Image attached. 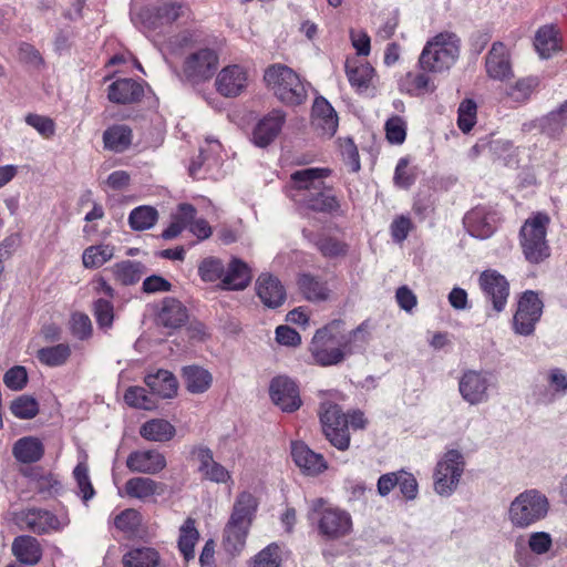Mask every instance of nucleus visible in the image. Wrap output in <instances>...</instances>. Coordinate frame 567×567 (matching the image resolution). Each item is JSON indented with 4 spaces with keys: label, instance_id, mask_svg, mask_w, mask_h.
<instances>
[{
    "label": "nucleus",
    "instance_id": "f257e3e1",
    "mask_svg": "<svg viewBox=\"0 0 567 567\" xmlns=\"http://www.w3.org/2000/svg\"><path fill=\"white\" fill-rule=\"evenodd\" d=\"M340 321H332L316 331L309 351L317 364L337 365L367 343L368 333L362 326L346 334L340 332Z\"/></svg>",
    "mask_w": 567,
    "mask_h": 567
},
{
    "label": "nucleus",
    "instance_id": "f03ea898",
    "mask_svg": "<svg viewBox=\"0 0 567 567\" xmlns=\"http://www.w3.org/2000/svg\"><path fill=\"white\" fill-rule=\"evenodd\" d=\"M257 507V498L249 492H241L236 497L223 537V546L228 554L235 556L244 549Z\"/></svg>",
    "mask_w": 567,
    "mask_h": 567
},
{
    "label": "nucleus",
    "instance_id": "7ed1b4c3",
    "mask_svg": "<svg viewBox=\"0 0 567 567\" xmlns=\"http://www.w3.org/2000/svg\"><path fill=\"white\" fill-rule=\"evenodd\" d=\"M308 519L326 540L341 539L348 536L353 527L352 517L349 512L322 497L310 502Z\"/></svg>",
    "mask_w": 567,
    "mask_h": 567
},
{
    "label": "nucleus",
    "instance_id": "20e7f679",
    "mask_svg": "<svg viewBox=\"0 0 567 567\" xmlns=\"http://www.w3.org/2000/svg\"><path fill=\"white\" fill-rule=\"evenodd\" d=\"M460 52L458 35L451 31H442L427 40L419 56V65L425 72L443 73L455 64Z\"/></svg>",
    "mask_w": 567,
    "mask_h": 567
},
{
    "label": "nucleus",
    "instance_id": "39448f33",
    "mask_svg": "<svg viewBox=\"0 0 567 567\" xmlns=\"http://www.w3.org/2000/svg\"><path fill=\"white\" fill-rule=\"evenodd\" d=\"M547 496L536 488L525 489L513 498L507 508V520L515 529H527L543 520L549 512Z\"/></svg>",
    "mask_w": 567,
    "mask_h": 567
},
{
    "label": "nucleus",
    "instance_id": "423d86ee",
    "mask_svg": "<svg viewBox=\"0 0 567 567\" xmlns=\"http://www.w3.org/2000/svg\"><path fill=\"white\" fill-rule=\"evenodd\" d=\"M264 79L268 89L285 104L299 105L307 97L306 87L299 75L287 65L269 66Z\"/></svg>",
    "mask_w": 567,
    "mask_h": 567
},
{
    "label": "nucleus",
    "instance_id": "0eeeda50",
    "mask_svg": "<svg viewBox=\"0 0 567 567\" xmlns=\"http://www.w3.org/2000/svg\"><path fill=\"white\" fill-rule=\"evenodd\" d=\"M498 388V380L493 371L466 369L458 379L461 398L470 405H480L489 401L491 393Z\"/></svg>",
    "mask_w": 567,
    "mask_h": 567
},
{
    "label": "nucleus",
    "instance_id": "6e6552de",
    "mask_svg": "<svg viewBox=\"0 0 567 567\" xmlns=\"http://www.w3.org/2000/svg\"><path fill=\"white\" fill-rule=\"evenodd\" d=\"M465 470V458L456 449L447 450L439 458L433 472V487L440 496L449 497L457 488Z\"/></svg>",
    "mask_w": 567,
    "mask_h": 567
},
{
    "label": "nucleus",
    "instance_id": "1a4fd4ad",
    "mask_svg": "<svg viewBox=\"0 0 567 567\" xmlns=\"http://www.w3.org/2000/svg\"><path fill=\"white\" fill-rule=\"evenodd\" d=\"M548 221L546 215L537 214L527 219L520 228V246L525 258L529 262L538 264L549 256V247L546 240Z\"/></svg>",
    "mask_w": 567,
    "mask_h": 567
},
{
    "label": "nucleus",
    "instance_id": "9d476101",
    "mask_svg": "<svg viewBox=\"0 0 567 567\" xmlns=\"http://www.w3.org/2000/svg\"><path fill=\"white\" fill-rule=\"evenodd\" d=\"M323 433L329 442L340 451H346L350 444L348 417L332 402H323L319 410Z\"/></svg>",
    "mask_w": 567,
    "mask_h": 567
},
{
    "label": "nucleus",
    "instance_id": "9b49d317",
    "mask_svg": "<svg viewBox=\"0 0 567 567\" xmlns=\"http://www.w3.org/2000/svg\"><path fill=\"white\" fill-rule=\"evenodd\" d=\"M218 65L217 51L212 48H202L185 58L182 72L187 81L198 84L212 79Z\"/></svg>",
    "mask_w": 567,
    "mask_h": 567
},
{
    "label": "nucleus",
    "instance_id": "f8f14e48",
    "mask_svg": "<svg viewBox=\"0 0 567 567\" xmlns=\"http://www.w3.org/2000/svg\"><path fill=\"white\" fill-rule=\"evenodd\" d=\"M542 312L543 302L538 295L534 291L524 292L514 316L515 332L522 336L532 334L536 322L540 319Z\"/></svg>",
    "mask_w": 567,
    "mask_h": 567
},
{
    "label": "nucleus",
    "instance_id": "ddd939ff",
    "mask_svg": "<svg viewBox=\"0 0 567 567\" xmlns=\"http://www.w3.org/2000/svg\"><path fill=\"white\" fill-rule=\"evenodd\" d=\"M20 522L35 534L60 532L70 524L68 515L61 517L41 508H29L21 513Z\"/></svg>",
    "mask_w": 567,
    "mask_h": 567
},
{
    "label": "nucleus",
    "instance_id": "4468645a",
    "mask_svg": "<svg viewBox=\"0 0 567 567\" xmlns=\"http://www.w3.org/2000/svg\"><path fill=\"white\" fill-rule=\"evenodd\" d=\"M485 71L494 81H507L514 76L512 58L503 42H494L485 56Z\"/></svg>",
    "mask_w": 567,
    "mask_h": 567
},
{
    "label": "nucleus",
    "instance_id": "2eb2a0df",
    "mask_svg": "<svg viewBox=\"0 0 567 567\" xmlns=\"http://www.w3.org/2000/svg\"><path fill=\"white\" fill-rule=\"evenodd\" d=\"M145 27L155 30L156 28L171 24L181 19L189 20L192 12L187 4L179 2H164L144 12Z\"/></svg>",
    "mask_w": 567,
    "mask_h": 567
},
{
    "label": "nucleus",
    "instance_id": "dca6fc26",
    "mask_svg": "<svg viewBox=\"0 0 567 567\" xmlns=\"http://www.w3.org/2000/svg\"><path fill=\"white\" fill-rule=\"evenodd\" d=\"M331 174L329 168H302L291 174L292 188L296 190L293 197L297 200H302L307 195L313 194L312 192L323 189L326 185L324 179Z\"/></svg>",
    "mask_w": 567,
    "mask_h": 567
},
{
    "label": "nucleus",
    "instance_id": "f3484780",
    "mask_svg": "<svg viewBox=\"0 0 567 567\" xmlns=\"http://www.w3.org/2000/svg\"><path fill=\"white\" fill-rule=\"evenodd\" d=\"M480 286L487 299L492 301L496 312L504 310L509 296V284L506 278L496 270H485L480 276Z\"/></svg>",
    "mask_w": 567,
    "mask_h": 567
},
{
    "label": "nucleus",
    "instance_id": "a211bd4d",
    "mask_svg": "<svg viewBox=\"0 0 567 567\" xmlns=\"http://www.w3.org/2000/svg\"><path fill=\"white\" fill-rule=\"evenodd\" d=\"M463 223L473 237L486 239L495 231L497 214L491 207L476 206L464 216Z\"/></svg>",
    "mask_w": 567,
    "mask_h": 567
},
{
    "label": "nucleus",
    "instance_id": "6ab92c4d",
    "mask_svg": "<svg viewBox=\"0 0 567 567\" xmlns=\"http://www.w3.org/2000/svg\"><path fill=\"white\" fill-rule=\"evenodd\" d=\"M248 72L238 64L227 65L216 76V90L225 97L241 94L248 85Z\"/></svg>",
    "mask_w": 567,
    "mask_h": 567
},
{
    "label": "nucleus",
    "instance_id": "aec40b11",
    "mask_svg": "<svg viewBox=\"0 0 567 567\" xmlns=\"http://www.w3.org/2000/svg\"><path fill=\"white\" fill-rule=\"evenodd\" d=\"M270 398L284 412H293L301 405L296 382L287 377H277L270 384Z\"/></svg>",
    "mask_w": 567,
    "mask_h": 567
},
{
    "label": "nucleus",
    "instance_id": "412c9836",
    "mask_svg": "<svg viewBox=\"0 0 567 567\" xmlns=\"http://www.w3.org/2000/svg\"><path fill=\"white\" fill-rule=\"evenodd\" d=\"M291 456L305 475L317 476L328 468L324 457L312 451L303 442L291 443Z\"/></svg>",
    "mask_w": 567,
    "mask_h": 567
},
{
    "label": "nucleus",
    "instance_id": "4be33fe9",
    "mask_svg": "<svg viewBox=\"0 0 567 567\" xmlns=\"http://www.w3.org/2000/svg\"><path fill=\"white\" fill-rule=\"evenodd\" d=\"M126 466L131 472L154 475L166 467V458L157 450H140L127 456Z\"/></svg>",
    "mask_w": 567,
    "mask_h": 567
},
{
    "label": "nucleus",
    "instance_id": "5701e85b",
    "mask_svg": "<svg viewBox=\"0 0 567 567\" xmlns=\"http://www.w3.org/2000/svg\"><path fill=\"white\" fill-rule=\"evenodd\" d=\"M312 124L323 137H332L338 128L339 120L334 109L322 96L315 100L312 105Z\"/></svg>",
    "mask_w": 567,
    "mask_h": 567
},
{
    "label": "nucleus",
    "instance_id": "b1692460",
    "mask_svg": "<svg viewBox=\"0 0 567 567\" xmlns=\"http://www.w3.org/2000/svg\"><path fill=\"white\" fill-rule=\"evenodd\" d=\"M285 121L286 114L281 110H272L255 126L252 142L259 147H266L278 136Z\"/></svg>",
    "mask_w": 567,
    "mask_h": 567
},
{
    "label": "nucleus",
    "instance_id": "393cba45",
    "mask_svg": "<svg viewBox=\"0 0 567 567\" xmlns=\"http://www.w3.org/2000/svg\"><path fill=\"white\" fill-rule=\"evenodd\" d=\"M196 457L199 462L198 472L202 478L216 484L233 483L230 472L220 463L216 462L213 452L207 447H199L196 451Z\"/></svg>",
    "mask_w": 567,
    "mask_h": 567
},
{
    "label": "nucleus",
    "instance_id": "a878e982",
    "mask_svg": "<svg viewBox=\"0 0 567 567\" xmlns=\"http://www.w3.org/2000/svg\"><path fill=\"white\" fill-rule=\"evenodd\" d=\"M256 291L261 302L268 308H278L286 300V289L271 274H261L256 282Z\"/></svg>",
    "mask_w": 567,
    "mask_h": 567
},
{
    "label": "nucleus",
    "instance_id": "bb28decb",
    "mask_svg": "<svg viewBox=\"0 0 567 567\" xmlns=\"http://www.w3.org/2000/svg\"><path fill=\"white\" fill-rule=\"evenodd\" d=\"M251 280L250 268L238 258H233L225 268L219 287L224 290H244Z\"/></svg>",
    "mask_w": 567,
    "mask_h": 567
},
{
    "label": "nucleus",
    "instance_id": "cd10ccee",
    "mask_svg": "<svg viewBox=\"0 0 567 567\" xmlns=\"http://www.w3.org/2000/svg\"><path fill=\"white\" fill-rule=\"evenodd\" d=\"M346 74L351 86L360 93L367 92L371 86H374L375 70L368 62L359 63L355 60H347Z\"/></svg>",
    "mask_w": 567,
    "mask_h": 567
},
{
    "label": "nucleus",
    "instance_id": "c85d7f7f",
    "mask_svg": "<svg viewBox=\"0 0 567 567\" xmlns=\"http://www.w3.org/2000/svg\"><path fill=\"white\" fill-rule=\"evenodd\" d=\"M143 95V87L132 79L114 81L107 91L111 102L117 104H130L138 101Z\"/></svg>",
    "mask_w": 567,
    "mask_h": 567
},
{
    "label": "nucleus",
    "instance_id": "c756f323",
    "mask_svg": "<svg viewBox=\"0 0 567 567\" xmlns=\"http://www.w3.org/2000/svg\"><path fill=\"white\" fill-rule=\"evenodd\" d=\"M12 553L24 565H35L42 557V548L37 538L28 535L18 536L12 543Z\"/></svg>",
    "mask_w": 567,
    "mask_h": 567
},
{
    "label": "nucleus",
    "instance_id": "7c9ffc66",
    "mask_svg": "<svg viewBox=\"0 0 567 567\" xmlns=\"http://www.w3.org/2000/svg\"><path fill=\"white\" fill-rule=\"evenodd\" d=\"M164 489V484L143 476L130 478L125 484V494L128 497L141 501H145L154 495H162Z\"/></svg>",
    "mask_w": 567,
    "mask_h": 567
},
{
    "label": "nucleus",
    "instance_id": "2f4dec72",
    "mask_svg": "<svg viewBox=\"0 0 567 567\" xmlns=\"http://www.w3.org/2000/svg\"><path fill=\"white\" fill-rule=\"evenodd\" d=\"M145 383L154 394L171 399L177 393L178 383L174 374L167 370H158L145 377Z\"/></svg>",
    "mask_w": 567,
    "mask_h": 567
},
{
    "label": "nucleus",
    "instance_id": "473e14b6",
    "mask_svg": "<svg viewBox=\"0 0 567 567\" xmlns=\"http://www.w3.org/2000/svg\"><path fill=\"white\" fill-rule=\"evenodd\" d=\"M534 45L543 59L550 58L558 52L560 47L559 32L554 24H546L538 29L535 35Z\"/></svg>",
    "mask_w": 567,
    "mask_h": 567
},
{
    "label": "nucleus",
    "instance_id": "72a5a7b5",
    "mask_svg": "<svg viewBox=\"0 0 567 567\" xmlns=\"http://www.w3.org/2000/svg\"><path fill=\"white\" fill-rule=\"evenodd\" d=\"M436 86L427 72H408L400 81V90L410 95L417 96L433 93Z\"/></svg>",
    "mask_w": 567,
    "mask_h": 567
},
{
    "label": "nucleus",
    "instance_id": "f704fd0d",
    "mask_svg": "<svg viewBox=\"0 0 567 567\" xmlns=\"http://www.w3.org/2000/svg\"><path fill=\"white\" fill-rule=\"evenodd\" d=\"M301 293L310 301H326L329 299L330 289L327 281L310 274H302L298 279Z\"/></svg>",
    "mask_w": 567,
    "mask_h": 567
},
{
    "label": "nucleus",
    "instance_id": "c9c22d12",
    "mask_svg": "<svg viewBox=\"0 0 567 567\" xmlns=\"http://www.w3.org/2000/svg\"><path fill=\"white\" fill-rule=\"evenodd\" d=\"M175 427L168 421L163 419H153L145 422L140 430V434L147 441L166 442L174 437Z\"/></svg>",
    "mask_w": 567,
    "mask_h": 567
},
{
    "label": "nucleus",
    "instance_id": "e433bc0d",
    "mask_svg": "<svg viewBox=\"0 0 567 567\" xmlns=\"http://www.w3.org/2000/svg\"><path fill=\"white\" fill-rule=\"evenodd\" d=\"M44 453L43 444L37 437H22L13 446L14 457L22 463L39 461Z\"/></svg>",
    "mask_w": 567,
    "mask_h": 567
},
{
    "label": "nucleus",
    "instance_id": "4c0bfd02",
    "mask_svg": "<svg viewBox=\"0 0 567 567\" xmlns=\"http://www.w3.org/2000/svg\"><path fill=\"white\" fill-rule=\"evenodd\" d=\"M312 193L301 200L308 208L327 213L336 212L339 208V202L327 185H323V189Z\"/></svg>",
    "mask_w": 567,
    "mask_h": 567
},
{
    "label": "nucleus",
    "instance_id": "58836bf2",
    "mask_svg": "<svg viewBox=\"0 0 567 567\" xmlns=\"http://www.w3.org/2000/svg\"><path fill=\"white\" fill-rule=\"evenodd\" d=\"M197 210L193 205H178L177 212L173 215L172 223L163 231L162 237L165 239L177 237L185 228H187V225L195 218Z\"/></svg>",
    "mask_w": 567,
    "mask_h": 567
},
{
    "label": "nucleus",
    "instance_id": "ea45409f",
    "mask_svg": "<svg viewBox=\"0 0 567 567\" xmlns=\"http://www.w3.org/2000/svg\"><path fill=\"white\" fill-rule=\"evenodd\" d=\"M111 271L118 282L124 286L134 285L141 280L145 274L144 266L138 261L123 260L115 264Z\"/></svg>",
    "mask_w": 567,
    "mask_h": 567
},
{
    "label": "nucleus",
    "instance_id": "a19ab883",
    "mask_svg": "<svg viewBox=\"0 0 567 567\" xmlns=\"http://www.w3.org/2000/svg\"><path fill=\"white\" fill-rule=\"evenodd\" d=\"M104 147L123 152L132 143V130L126 125H113L103 133Z\"/></svg>",
    "mask_w": 567,
    "mask_h": 567
},
{
    "label": "nucleus",
    "instance_id": "79ce46f5",
    "mask_svg": "<svg viewBox=\"0 0 567 567\" xmlns=\"http://www.w3.org/2000/svg\"><path fill=\"white\" fill-rule=\"evenodd\" d=\"M188 318L186 308L176 299H166L159 312V321L168 328L183 326Z\"/></svg>",
    "mask_w": 567,
    "mask_h": 567
},
{
    "label": "nucleus",
    "instance_id": "37998d69",
    "mask_svg": "<svg viewBox=\"0 0 567 567\" xmlns=\"http://www.w3.org/2000/svg\"><path fill=\"white\" fill-rule=\"evenodd\" d=\"M183 377L186 388L192 393H203L208 390L212 384V374L197 365H189L183 369Z\"/></svg>",
    "mask_w": 567,
    "mask_h": 567
},
{
    "label": "nucleus",
    "instance_id": "c03bdc74",
    "mask_svg": "<svg viewBox=\"0 0 567 567\" xmlns=\"http://www.w3.org/2000/svg\"><path fill=\"white\" fill-rule=\"evenodd\" d=\"M202 39V32L197 29H185L176 34L171 35L163 43L166 51L177 54L185 49L192 48Z\"/></svg>",
    "mask_w": 567,
    "mask_h": 567
},
{
    "label": "nucleus",
    "instance_id": "a18cd8bd",
    "mask_svg": "<svg viewBox=\"0 0 567 567\" xmlns=\"http://www.w3.org/2000/svg\"><path fill=\"white\" fill-rule=\"evenodd\" d=\"M124 567H156L159 564V554L150 547L130 550L122 559Z\"/></svg>",
    "mask_w": 567,
    "mask_h": 567
},
{
    "label": "nucleus",
    "instance_id": "49530a36",
    "mask_svg": "<svg viewBox=\"0 0 567 567\" xmlns=\"http://www.w3.org/2000/svg\"><path fill=\"white\" fill-rule=\"evenodd\" d=\"M114 252L115 247L110 244L90 246L83 251V266L90 269L100 268L113 258Z\"/></svg>",
    "mask_w": 567,
    "mask_h": 567
},
{
    "label": "nucleus",
    "instance_id": "de8ad7c7",
    "mask_svg": "<svg viewBox=\"0 0 567 567\" xmlns=\"http://www.w3.org/2000/svg\"><path fill=\"white\" fill-rule=\"evenodd\" d=\"M199 537L195 527V520L187 518L179 529L178 547L184 558L189 560L194 558V547Z\"/></svg>",
    "mask_w": 567,
    "mask_h": 567
},
{
    "label": "nucleus",
    "instance_id": "09e8293b",
    "mask_svg": "<svg viewBox=\"0 0 567 567\" xmlns=\"http://www.w3.org/2000/svg\"><path fill=\"white\" fill-rule=\"evenodd\" d=\"M71 355V348L66 343H59L52 347L42 348L38 351L37 358L48 367H60Z\"/></svg>",
    "mask_w": 567,
    "mask_h": 567
},
{
    "label": "nucleus",
    "instance_id": "8fccbe9b",
    "mask_svg": "<svg viewBox=\"0 0 567 567\" xmlns=\"http://www.w3.org/2000/svg\"><path fill=\"white\" fill-rule=\"evenodd\" d=\"M158 214L157 210L151 206H140L134 208L128 216V224L134 230H145L152 228Z\"/></svg>",
    "mask_w": 567,
    "mask_h": 567
},
{
    "label": "nucleus",
    "instance_id": "3c124183",
    "mask_svg": "<svg viewBox=\"0 0 567 567\" xmlns=\"http://www.w3.org/2000/svg\"><path fill=\"white\" fill-rule=\"evenodd\" d=\"M539 81L536 76H526L518 79L506 89V94L515 102H525L538 86Z\"/></svg>",
    "mask_w": 567,
    "mask_h": 567
},
{
    "label": "nucleus",
    "instance_id": "603ef678",
    "mask_svg": "<svg viewBox=\"0 0 567 567\" xmlns=\"http://www.w3.org/2000/svg\"><path fill=\"white\" fill-rule=\"evenodd\" d=\"M224 272L225 265L223 260L217 257H206L198 266V274L202 280L206 282L221 281Z\"/></svg>",
    "mask_w": 567,
    "mask_h": 567
},
{
    "label": "nucleus",
    "instance_id": "864d4df0",
    "mask_svg": "<svg viewBox=\"0 0 567 567\" xmlns=\"http://www.w3.org/2000/svg\"><path fill=\"white\" fill-rule=\"evenodd\" d=\"M124 401L132 408L153 410L156 403L152 395L146 393L142 386H130L124 394Z\"/></svg>",
    "mask_w": 567,
    "mask_h": 567
},
{
    "label": "nucleus",
    "instance_id": "5fc2aeb1",
    "mask_svg": "<svg viewBox=\"0 0 567 567\" xmlns=\"http://www.w3.org/2000/svg\"><path fill=\"white\" fill-rule=\"evenodd\" d=\"M10 410L18 419L30 420L39 413V403L31 396L21 395L12 401Z\"/></svg>",
    "mask_w": 567,
    "mask_h": 567
},
{
    "label": "nucleus",
    "instance_id": "6e6d98bb",
    "mask_svg": "<svg viewBox=\"0 0 567 567\" xmlns=\"http://www.w3.org/2000/svg\"><path fill=\"white\" fill-rule=\"evenodd\" d=\"M142 523V516L136 509H125L118 514L114 524L117 529L125 533L128 536L135 535Z\"/></svg>",
    "mask_w": 567,
    "mask_h": 567
},
{
    "label": "nucleus",
    "instance_id": "4d7b16f0",
    "mask_svg": "<svg viewBox=\"0 0 567 567\" xmlns=\"http://www.w3.org/2000/svg\"><path fill=\"white\" fill-rule=\"evenodd\" d=\"M73 476L78 484L82 499L86 503L93 498L95 491L89 476V467L86 463L80 462L73 470Z\"/></svg>",
    "mask_w": 567,
    "mask_h": 567
},
{
    "label": "nucleus",
    "instance_id": "13d9d810",
    "mask_svg": "<svg viewBox=\"0 0 567 567\" xmlns=\"http://www.w3.org/2000/svg\"><path fill=\"white\" fill-rule=\"evenodd\" d=\"M280 547L272 543L255 555L251 567H280Z\"/></svg>",
    "mask_w": 567,
    "mask_h": 567
},
{
    "label": "nucleus",
    "instance_id": "bf43d9fd",
    "mask_svg": "<svg viewBox=\"0 0 567 567\" xmlns=\"http://www.w3.org/2000/svg\"><path fill=\"white\" fill-rule=\"evenodd\" d=\"M476 103L473 100H464L458 106L457 125L460 130L467 133L476 122Z\"/></svg>",
    "mask_w": 567,
    "mask_h": 567
},
{
    "label": "nucleus",
    "instance_id": "052dcab7",
    "mask_svg": "<svg viewBox=\"0 0 567 567\" xmlns=\"http://www.w3.org/2000/svg\"><path fill=\"white\" fill-rule=\"evenodd\" d=\"M316 246L328 258L343 256L347 252V245L331 236H321L316 241Z\"/></svg>",
    "mask_w": 567,
    "mask_h": 567
},
{
    "label": "nucleus",
    "instance_id": "680f3d73",
    "mask_svg": "<svg viewBox=\"0 0 567 567\" xmlns=\"http://www.w3.org/2000/svg\"><path fill=\"white\" fill-rule=\"evenodd\" d=\"M385 135L390 143L402 144L406 137V123L400 116H392L385 123Z\"/></svg>",
    "mask_w": 567,
    "mask_h": 567
},
{
    "label": "nucleus",
    "instance_id": "e2e57ef3",
    "mask_svg": "<svg viewBox=\"0 0 567 567\" xmlns=\"http://www.w3.org/2000/svg\"><path fill=\"white\" fill-rule=\"evenodd\" d=\"M94 317L100 328L110 329L114 320L112 302L105 299H97L94 303Z\"/></svg>",
    "mask_w": 567,
    "mask_h": 567
},
{
    "label": "nucleus",
    "instance_id": "0e129e2a",
    "mask_svg": "<svg viewBox=\"0 0 567 567\" xmlns=\"http://www.w3.org/2000/svg\"><path fill=\"white\" fill-rule=\"evenodd\" d=\"M25 123L45 138L53 136L55 133L54 121L48 116L30 113L25 116Z\"/></svg>",
    "mask_w": 567,
    "mask_h": 567
},
{
    "label": "nucleus",
    "instance_id": "69168bd1",
    "mask_svg": "<svg viewBox=\"0 0 567 567\" xmlns=\"http://www.w3.org/2000/svg\"><path fill=\"white\" fill-rule=\"evenodd\" d=\"M553 546V538L549 533L534 532L528 536V547L536 555L547 554Z\"/></svg>",
    "mask_w": 567,
    "mask_h": 567
},
{
    "label": "nucleus",
    "instance_id": "338daca9",
    "mask_svg": "<svg viewBox=\"0 0 567 567\" xmlns=\"http://www.w3.org/2000/svg\"><path fill=\"white\" fill-rule=\"evenodd\" d=\"M350 41L359 56H368L371 52V39L364 30L351 29Z\"/></svg>",
    "mask_w": 567,
    "mask_h": 567
},
{
    "label": "nucleus",
    "instance_id": "774afa93",
    "mask_svg": "<svg viewBox=\"0 0 567 567\" xmlns=\"http://www.w3.org/2000/svg\"><path fill=\"white\" fill-rule=\"evenodd\" d=\"M27 381V370L24 367L21 365H17L9 369L3 377L4 384L13 391L22 390Z\"/></svg>",
    "mask_w": 567,
    "mask_h": 567
}]
</instances>
